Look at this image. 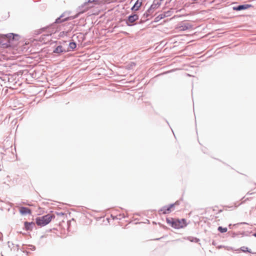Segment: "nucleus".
Listing matches in <instances>:
<instances>
[{
    "mask_svg": "<svg viewBox=\"0 0 256 256\" xmlns=\"http://www.w3.org/2000/svg\"><path fill=\"white\" fill-rule=\"evenodd\" d=\"M55 218L54 214H48L46 215L38 216L36 218V224L40 226H44L48 224L52 219Z\"/></svg>",
    "mask_w": 256,
    "mask_h": 256,
    "instance_id": "1",
    "label": "nucleus"
},
{
    "mask_svg": "<svg viewBox=\"0 0 256 256\" xmlns=\"http://www.w3.org/2000/svg\"><path fill=\"white\" fill-rule=\"evenodd\" d=\"M166 222L172 228L176 229L182 228L186 226L185 219H174L173 218H167Z\"/></svg>",
    "mask_w": 256,
    "mask_h": 256,
    "instance_id": "2",
    "label": "nucleus"
},
{
    "mask_svg": "<svg viewBox=\"0 0 256 256\" xmlns=\"http://www.w3.org/2000/svg\"><path fill=\"white\" fill-rule=\"evenodd\" d=\"M138 16L136 14L130 16L126 20V24L128 26H132V24L138 19Z\"/></svg>",
    "mask_w": 256,
    "mask_h": 256,
    "instance_id": "3",
    "label": "nucleus"
},
{
    "mask_svg": "<svg viewBox=\"0 0 256 256\" xmlns=\"http://www.w3.org/2000/svg\"><path fill=\"white\" fill-rule=\"evenodd\" d=\"M143 2V0H137L134 6L132 8V10L133 11L138 10L142 6Z\"/></svg>",
    "mask_w": 256,
    "mask_h": 256,
    "instance_id": "4",
    "label": "nucleus"
},
{
    "mask_svg": "<svg viewBox=\"0 0 256 256\" xmlns=\"http://www.w3.org/2000/svg\"><path fill=\"white\" fill-rule=\"evenodd\" d=\"M19 211L22 214H31L32 213L31 210L26 207H20Z\"/></svg>",
    "mask_w": 256,
    "mask_h": 256,
    "instance_id": "5",
    "label": "nucleus"
},
{
    "mask_svg": "<svg viewBox=\"0 0 256 256\" xmlns=\"http://www.w3.org/2000/svg\"><path fill=\"white\" fill-rule=\"evenodd\" d=\"M66 52V50L62 46H58L54 50L53 52L60 54Z\"/></svg>",
    "mask_w": 256,
    "mask_h": 256,
    "instance_id": "6",
    "label": "nucleus"
},
{
    "mask_svg": "<svg viewBox=\"0 0 256 256\" xmlns=\"http://www.w3.org/2000/svg\"><path fill=\"white\" fill-rule=\"evenodd\" d=\"M24 227L25 229L26 230H32L33 226L35 225V224L33 222H24Z\"/></svg>",
    "mask_w": 256,
    "mask_h": 256,
    "instance_id": "7",
    "label": "nucleus"
},
{
    "mask_svg": "<svg viewBox=\"0 0 256 256\" xmlns=\"http://www.w3.org/2000/svg\"><path fill=\"white\" fill-rule=\"evenodd\" d=\"M102 0H88V2H84V5L86 6L89 3H94V4H100L102 3Z\"/></svg>",
    "mask_w": 256,
    "mask_h": 256,
    "instance_id": "8",
    "label": "nucleus"
},
{
    "mask_svg": "<svg viewBox=\"0 0 256 256\" xmlns=\"http://www.w3.org/2000/svg\"><path fill=\"white\" fill-rule=\"evenodd\" d=\"M250 6L248 5H240L236 8H234V10H242L246 9Z\"/></svg>",
    "mask_w": 256,
    "mask_h": 256,
    "instance_id": "9",
    "label": "nucleus"
},
{
    "mask_svg": "<svg viewBox=\"0 0 256 256\" xmlns=\"http://www.w3.org/2000/svg\"><path fill=\"white\" fill-rule=\"evenodd\" d=\"M191 28L189 24H184L180 27V30H188Z\"/></svg>",
    "mask_w": 256,
    "mask_h": 256,
    "instance_id": "10",
    "label": "nucleus"
},
{
    "mask_svg": "<svg viewBox=\"0 0 256 256\" xmlns=\"http://www.w3.org/2000/svg\"><path fill=\"white\" fill-rule=\"evenodd\" d=\"M174 204H171L168 206H166V212H163V214H169L171 212V209L174 207Z\"/></svg>",
    "mask_w": 256,
    "mask_h": 256,
    "instance_id": "11",
    "label": "nucleus"
},
{
    "mask_svg": "<svg viewBox=\"0 0 256 256\" xmlns=\"http://www.w3.org/2000/svg\"><path fill=\"white\" fill-rule=\"evenodd\" d=\"M218 230L220 232H221L223 233V232H227V230H228V228H222V226H219V227L218 228Z\"/></svg>",
    "mask_w": 256,
    "mask_h": 256,
    "instance_id": "12",
    "label": "nucleus"
},
{
    "mask_svg": "<svg viewBox=\"0 0 256 256\" xmlns=\"http://www.w3.org/2000/svg\"><path fill=\"white\" fill-rule=\"evenodd\" d=\"M76 44L74 42H71L69 44V48L72 50H74L76 48Z\"/></svg>",
    "mask_w": 256,
    "mask_h": 256,
    "instance_id": "13",
    "label": "nucleus"
},
{
    "mask_svg": "<svg viewBox=\"0 0 256 256\" xmlns=\"http://www.w3.org/2000/svg\"><path fill=\"white\" fill-rule=\"evenodd\" d=\"M166 206L164 207L162 209L160 210V212L162 214H163V212H166Z\"/></svg>",
    "mask_w": 256,
    "mask_h": 256,
    "instance_id": "14",
    "label": "nucleus"
},
{
    "mask_svg": "<svg viewBox=\"0 0 256 256\" xmlns=\"http://www.w3.org/2000/svg\"><path fill=\"white\" fill-rule=\"evenodd\" d=\"M248 199H249V198H246V200H244V202H245L246 200H248Z\"/></svg>",
    "mask_w": 256,
    "mask_h": 256,
    "instance_id": "15",
    "label": "nucleus"
},
{
    "mask_svg": "<svg viewBox=\"0 0 256 256\" xmlns=\"http://www.w3.org/2000/svg\"><path fill=\"white\" fill-rule=\"evenodd\" d=\"M252 194V193L250 194V192H248V194H247L248 195V194Z\"/></svg>",
    "mask_w": 256,
    "mask_h": 256,
    "instance_id": "16",
    "label": "nucleus"
},
{
    "mask_svg": "<svg viewBox=\"0 0 256 256\" xmlns=\"http://www.w3.org/2000/svg\"><path fill=\"white\" fill-rule=\"evenodd\" d=\"M124 34H127L128 33L126 32H124Z\"/></svg>",
    "mask_w": 256,
    "mask_h": 256,
    "instance_id": "17",
    "label": "nucleus"
},
{
    "mask_svg": "<svg viewBox=\"0 0 256 256\" xmlns=\"http://www.w3.org/2000/svg\"><path fill=\"white\" fill-rule=\"evenodd\" d=\"M254 236L256 237V233L254 234Z\"/></svg>",
    "mask_w": 256,
    "mask_h": 256,
    "instance_id": "18",
    "label": "nucleus"
}]
</instances>
